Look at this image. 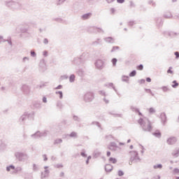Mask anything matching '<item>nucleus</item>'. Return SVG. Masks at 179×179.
Segmentation results:
<instances>
[{"instance_id":"obj_46","label":"nucleus","mask_w":179,"mask_h":179,"mask_svg":"<svg viewBox=\"0 0 179 179\" xmlns=\"http://www.w3.org/2000/svg\"><path fill=\"white\" fill-rule=\"evenodd\" d=\"M48 177V174L45 173V172L41 173V178H46Z\"/></svg>"},{"instance_id":"obj_64","label":"nucleus","mask_w":179,"mask_h":179,"mask_svg":"<svg viewBox=\"0 0 179 179\" xmlns=\"http://www.w3.org/2000/svg\"><path fill=\"white\" fill-rule=\"evenodd\" d=\"M152 179H160V176H154Z\"/></svg>"},{"instance_id":"obj_44","label":"nucleus","mask_w":179,"mask_h":179,"mask_svg":"<svg viewBox=\"0 0 179 179\" xmlns=\"http://www.w3.org/2000/svg\"><path fill=\"white\" fill-rule=\"evenodd\" d=\"M138 71H143V64H140L137 66Z\"/></svg>"},{"instance_id":"obj_29","label":"nucleus","mask_w":179,"mask_h":179,"mask_svg":"<svg viewBox=\"0 0 179 179\" xmlns=\"http://www.w3.org/2000/svg\"><path fill=\"white\" fill-rule=\"evenodd\" d=\"M59 143H62V140L61 138H57L54 142V145H59Z\"/></svg>"},{"instance_id":"obj_38","label":"nucleus","mask_w":179,"mask_h":179,"mask_svg":"<svg viewBox=\"0 0 179 179\" xmlns=\"http://www.w3.org/2000/svg\"><path fill=\"white\" fill-rule=\"evenodd\" d=\"M173 83H174V85H172V87L176 89V87H177V86H178V83H177V80H173Z\"/></svg>"},{"instance_id":"obj_20","label":"nucleus","mask_w":179,"mask_h":179,"mask_svg":"<svg viewBox=\"0 0 179 179\" xmlns=\"http://www.w3.org/2000/svg\"><path fill=\"white\" fill-rule=\"evenodd\" d=\"M164 17H165V19H171V17H173V15H171V13H166L164 14Z\"/></svg>"},{"instance_id":"obj_21","label":"nucleus","mask_w":179,"mask_h":179,"mask_svg":"<svg viewBox=\"0 0 179 179\" xmlns=\"http://www.w3.org/2000/svg\"><path fill=\"white\" fill-rule=\"evenodd\" d=\"M101 39L97 38L96 41L92 42V45H99V44H101Z\"/></svg>"},{"instance_id":"obj_42","label":"nucleus","mask_w":179,"mask_h":179,"mask_svg":"<svg viewBox=\"0 0 179 179\" xmlns=\"http://www.w3.org/2000/svg\"><path fill=\"white\" fill-rule=\"evenodd\" d=\"M115 50H120V47L119 46H113L112 50H110V52H114V51H115Z\"/></svg>"},{"instance_id":"obj_4","label":"nucleus","mask_w":179,"mask_h":179,"mask_svg":"<svg viewBox=\"0 0 179 179\" xmlns=\"http://www.w3.org/2000/svg\"><path fill=\"white\" fill-rule=\"evenodd\" d=\"M30 117H32V118H34V113H24L20 117V122H22V124H24V121H26V120L29 119Z\"/></svg>"},{"instance_id":"obj_36","label":"nucleus","mask_w":179,"mask_h":179,"mask_svg":"<svg viewBox=\"0 0 179 179\" xmlns=\"http://www.w3.org/2000/svg\"><path fill=\"white\" fill-rule=\"evenodd\" d=\"M33 171H38V166L36 164H33Z\"/></svg>"},{"instance_id":"obj_61","label":"nucleus","mask_w":179,"mask_h":179,"mask_svg":"<svg viewBox=\"0 0 179 179\" xmlns=\"http://www.w3.org/2000/svg\"><path fill=\"white\" fill-rule=\"evenodd\" d=\"M42 100H43V103H47V97L43 96Z\"/></svg>"},{"instance_id":"obj_63","label":"nucleus","mask_w":179,"mask_h":179,"mask_svg":"<svg viewBox=\"0 0 179 179\" xmlns=\"http://www.w3.org/2000/svg\"><path fill=\"white\" fill-rule=\"evenodd\" d=\"M62 87V85H59L57 87H55L56 90H59V89H61Z\"/></svg>"},{"instance_id":"obj_23","label":"nucleus","mask_w":179,"mask_h":179,"mask_svg":"<svg viewBox=\"0 0 179 179\" xmlns=\"http://www.w3.org/2000/svg\"><path fill=\"white\" fill-rule=\"evenodd\" d=\"M100 155H101V152L99 151H94V152L93 153V157H94V159H97V157H99Z\"/></svg>"},{"instance_id":"obj_56","label":"nucleus","mask_w":179,"mask_h":179,"mask_svg":"<svg viewBox=\"0 0 179 179\" xmlns=\"http://www.w3.org/2000/svg\"><path fill=\"white\" fill-rule=\"evenodd\" d=\"M80 155H81L83 157H87V155H86V153H85V152H82L80 153Z\"/></svg>"},{"instance_id":"obj_22","label":"nucleus","mask_w":179,"mask_h":179,"mask_svg":"<svg viewBox=\"0 0 179 179\" xmlns=\"http://www.w3.org/2000/svg\"><path fill=\"white\" fill-rule=\"evenodd\" d=\"M162 92H164V93H166L167 92H170V88H169V87L167 86H163L161 87Z\"/></svg>"},{"instance_id":"obj_3","label":"nucleus","mask_w":179,"mask_h":179,"mask_svg":"<svg viewBox=\"0 0 179 179\" xmlns=\"http://www.w3.org/2000/svg\"><path fill=\"white\" fill-rule=\"evenodd\" d=\"M94 100V94L92 92H88L84 95V101L85 103H92Z\"/></svg>"},{"instance_id":"obj_17","label":"nucleus","mask_w":179,"mask_h":179,"mask_svg":"<svg viewBox=\"0 0 179 179\" xmlns=\"http://www.w3.org/2000/svg\"><path fill=\"white\" fill-rule=\"evenodd\" d=\"M47 135H48V131L45 130L44 131H39V137L40 138H45V136H47Z\"/></svg>"},{"instance_id":"obj_2","label":"nucleus","mask_w":179,"mask_h":179,"mask_svg":"<svg viewBox=\"0 0 179 179\" xmlns=\"http://www.w3.org/2000/svg\"><path fill=\"white\" fill-rule=\"evenodd\" d=\"M130 161L129 162V164L130 166H132L133 163H138V162H141V158L138 155V152L136 151H130Z\"/></svg>"},{"instance_id":"obj_57","label":"nucleus","mask_w":179,"mask_h":179,"mask_svg":"<svg viewBox=\"0 0 179 179\" xmlns=\"http://www.w3.org/2000/svg\"><path fill=\"white\" fill-rule=\"evenodd\" d=\"M22 138H23L24 141L26 140V139H27V134H26L25 133H24L23 135H22Z\"/></svg>"},{"instance_id":"obj_58","label":"nucleus","mask_w":179,"mask_h":179,"mask_svg":"<svg viewBox=\"0 0 179 179\" xmlns=\"http://www.w3.org/2000/svg\"><path fill=\"white\" fill-rule=\"evenodd\" d=\"M130 6L131 8H135V3H134V1H130Z\"/></svg>"},{"instance_id":"obj_16","label":"nucleus","mask_w":179,"mask_h":179,"mask_svg":"<svg viewBox=\"0 0 179 179\" xmlns=\"http://www.w3.org/2000/svg\"><path fill=\"white\" fill-rule=\"evenodd\" d=\"M152 135L156 138H162V133L159 130H156L154 133H152Z\"/></svg>"},{"instance_id":"obj_13","label":"nucleus","mask_w":179,"mask_h":179,"mask_svg":"<svg viewBox=\"0 0 179 179\" xmlns=\"http://www.w3.org/2000/svg\"><path fill=\"white\" fill-rule=\"evenodd\" d=\"M105 171L106 173H111V171H113V166L110 164H107L105 166Z\"/></svg>"},{"instance_id":"obj_60","label":"nucleus","mask_w":179,"mask_h":179,"mask_svg":"<svg viewBox=\"0 0 179 179\" xmlns=\"http://www.w3.org/2000/svg\"><path fill=\"white\" fill-rule=\"evenodd\" d=\"M43 43L45 44V45L48 44V38H44L43 39Z\"/></svg>"},{"instance_id":"obj_54","label":"nucleus","mask_w":179,"mask_h":179,"mask_svg":"<svg viewBox=\"0 0 179 179\" xmlns=\"http://www.w3.org/2000/svg\"><path fill=\"white\" fill-rule=\"evenodd\" d=\"M173 173H175V174H178L179 169L178 168L174 169H173Z\"/></svg>"},{"instance_id":"obj_55","label":"nucleus","mask_w":179,"mask_h":179,"mask_svg":"<svg viewBox=\"0 0 179 179\" xmlns=\"http://www.w3.org/2000/svg\"><path fill=\"white\" fill-rule=\"evenodd\" d=\"M171 69H173V67H169L167 71V73H173V71H171Z\"/></svg>"},{"instance_id":"obj_7","label":"nucleus","mask_w":179,"mask_h":179,"mask_svg":"<svg viewBox=\"0 0 179 179\" xmlns=\"http://www.w3.org/2000/svg\"><path fill=\"white\" fill-rule=\"evenodd\" d=\"M104 65V62H103V60L98 59L95 62V66L97 69H103Z\"/></svg>"},{"instance_id":"obj_35","label":"nucleus","mask_w":179,"mask_h":179,"mask_svg":"<svg viewBox=\"0 0 179 179\" xmlns=\"http://www.w3.org/2000/svg\"><path fill=\"white\" fill-rule=\"evenodd\" d=\"M153 169H163V165H162L161 164H159L157 165H154Z\"/></svg>"},{"instance_id":"obj_8","label":"nucleus","mask_w":179,"mask_h":179,"mask_svg":"<svg viewBox=\"0 0 179 179\" xmlns=\"http://www.w3.org/2000/svg\"><path fill=\"white\" fill-rule=\"evenodd\" d=\"M177 142V137H170L167 139L166 141V143H168V145H176Z\"/></svg>"},{"instance_id":"obj_12","label":"nucleus","mask_w":179,"mask_h":179,"mask_svg":"<svg viewBox=\"0 0 179 179\" xmlns=\"http://www.w3.org/2000/svg\"><path fill=\"white\" fill-rule=\"evenodd\" d=\"M92 33H103L104 34V31L101 28H97L96 27H92Z\"/></svg>"},{"instance_id":"obj_62","label":"nucleus","mask_w":179,"mask_h":179,"mask_svg":"<svg viewBox=\"0 0 179 179\" xmlns=\"http://www.w3.org/2000/svg\"><path fill=\"white\" fill-rule=\"evenodd\" d=\"M138 82H139V83H141V85H142V84L145 83V79H141Z\"/></svg>"},{"instance_id":"obj_24","label":"nucleus","mask_w":179,"mask_h":179,"mask_svg":"<svg viewBox=\"0 0 179 179\" xmlns=\"http://www.w3.org/2000/svg\"><path fill=\"white\" fill-rule=\"evenodd\" d=\"M75 78H76L75 74H71L69 77V82L71 83H73V82H75Z\"/></svg>"},{"instance_id":"obj_25","label":"nucleus","mask_w":179,"mask_h":179,"mask_svg":"<svg viewBox=\"0 0 179 179\" xmlns=\"http://www.w3.org/2000/svg\"><path fill=\"white\" fill-rule=\"evenodd\" d=\"M69 136H70V138H78V133L73 131L69 135Z\"/></svg>"},{"instance_id":"obj_5","label":"nucleus","mask_w":179,"mask_h":179,"mask_svg":"<svg viewBox=\"0 0 179 179\" xmlns=\"http://www.w3.org/2000/svg\"><path fill=\"white\" fill-rule=\"evenodd\" d=\"M15 156L20 162H24V160H27V155L23 152H16Z\"/></svg>"},{"instance_id":"obj_31","label":"nucleus","mask_w":179,"mask_h":179,"mask_svg":"<svg viewBox=\"0 0 179 179\" xmlns=\"http://www.w3.org/2000/svg\"><path fill=\"white\" fill-rule=\"evenodd\" d=\"M34 107L35 108H40L41 107V105L38 102H34Z\"/></svg>"},{"instance_id":"obj_51","label":"nucleus","mask_w":179,"mask_h":179,"mask_svg":"<svg viewBox=\"0 0 179 179\" xmlns=\"http://www.w3.org/2000/svg\"><path fill=\"white\" fill-rule=\"evenodd\" d=\"M96 124L97 127H99V128L101 127V124H100V123L99 122H92V124Z\"/></svg>"},{"instance_id":"obj_43","label":"nucleus","mask_w":179,"mask_h":179,"mask_svg":"<svg viewBox=\"0 0 179 179\" xmlns=\"http://www.w3.org/2000/svg\"><path fill=\"white\" fill-rule=\"evenodd\" d=\"M148 3H149V5H152L154 7L156 6V3L155 1H153L152 0H150L148 1Z\"/></svg>"},{"instance_id":"obj_11","label":"nucleus","mask_w":179,"mask_h":179,"mask_svg":"<svg viewBox=\"0 0 179 179\" xmlns=\"http://www.w3.org/2000/svg\"><path fill=\"white\" fill-rule=\"evenodd\" d=\"M103 40L106 43H108L109 44H114V43H115V39L111 36L106 37Z\"/></svg>"},{"instance_id":"obj_1","label":"nucleus","mask_w":179,"mask_h":179,"mask_svg":"<svg viewBox=\"0 0 179 179\" xmlns=\"http://www.w3.org/2000/svg\"><path fill=\"white\" fill-rule=\"evenodd\" d=\"M138 123L144 132H150L152 131V124L150 123V120H149V119L146 117L140 118L138 120Z\"/></svg>"},{"instance_id":"obj_27","label":"nucleus","mask_w":179,"mask_h":179,"mask_svg":"<svg viewBox=\"0 0 179 179\" xmlns=\"http://www.w3.org/2000/svg\"><path fill=\"white\" fill-rule=\"evenodd\" d=\"M73 121H76L77 122H80V121H81L80 117H79L77 115H73Z\"/></svg>"},{"instance_id":"obj_45","label":"nucleus","mask_w":179,"mask_h":179,"mask_svg":"<svg viewBox=\"0 0 179 179\" xmlns=\"http://www.w3.org/2000/svg\"><path fill=\"white\" fill-rule=\"evenodd\" d=\"M57 107H58L59 108H62V103L61 101H58L57 103Z\"/></svg>"},{"instance_id":"obj_26","label":"nucleus","mask_w":179,"mask_h":179,"mask_svg":"<svg viewBox=\"0 0 179 179\" xmlns=\"http://www.w3.org/2000/svg\"><path fill=\"white\" fill-rule=\"evenodd\" d=\"M130 110H131V111H133L134 113H139V109L136 108L135 106H131L130 107Z\"/></svg>"},{"instance_id":"obj_48","label":"nucleus","mask_w":179,"mask_h":179,"mask_svg":"<svg viewBox=\"0 0 179 179\" xmlns=\"http://www.w3.org/2000/svg\"><path fill=\"white\" fill-rule=\"evenodd\" d=\"M118 176L119 177H122V176H124V171L121 170L118 171Z\"/></svg>"},{"instance_id":"obj_37","label":"nucleus","mask_w":179,"mask_h":179,"mask_svg":"<svg viewBox=\"0 0 179 179\" xmlns=\"http://www.w3.org/2000/svg\"><path fill=\"white\" fill-rule=\"evenodd\" d=\"M30 54L31 57H33V58L37 57V54H36V52H34V50H31Z\"/></svg>"},{"instance_id":"obj_15","label":"nucleus","mask_w":179,"mask_h":179,"mask_svg":"<svg viewBox=\"0 0 179 179\" xmlns=\"http://www.w3.org/2000/svg\"><path fill=\"white\" fill-rule=\"evenodd\" d=\"M33 139H38L40 138V131H36L35 134L31 135Z\"/></svg>"},{"instance_id":"obj_34","label":"nucleus","mask_w":179,"mask_h":179,"mask_svg":"<svg viewBox=\"0 0 179 179\" xmlns=\"http://www.w3.org/2000/svg\"><path fill=\"white\" fill-rule=\"evenodd\" d=\"M136 76V70H133L130 73H129V76L130 78H133L134 76Z\"/></svg>"},{"instance_id":"obj_19","label":"nucleus","mask_w":179,"mask_h":179,"mask_svg":"<svg viewBox=\"0 0 179 179\" xmlns=\"http://www.w3.org/2000/svg\"><path fill=\"white\" fill-rule=\"evenodd\" d=\"M73 62H74V64L78 65V64H80V62H82V59L80 57H75Z\"/></svg>"},{"instance_id":"obj_6","label":"nucleus","mask_w":179,"mask_h":179,"mask_svg":"<svg viewBox=\"0 0 179 179\" xmlns=\"http://www.w3.org/2000/svg\"><path fill=\"white\" fill-rule=\"evenodd\" d=\"M108 148L110 150H113V152H116L117 149H120V148L118 147V145H117V143H115V142H111L108 145Z\"/></svg>"},{"instance_id":"obj_49","label":"nucleus","mask_w":179,"mask_h":179,"mask_svg":"<svg viewBox=\"0 0 179 179\" xmlns=\"http://www.w3.org/2000/svg\"><path fill=\"white\" fill-rule=\"evenodd\" d=\"M99 94H101V96H107V94H106V92L101 90L99 92Z\"/></svg>"},{"instance_id":"obj_14","label":"nucleus","mask_w":179,"mask_h":179,"mask_svg":"<svg viewBox=\"0 0 179 179\" xmlns=\"http://www.w3.org/2000/svg\"><path fill=\"white\" fill-rule=\"evenodd\" d=\"M90 16H92V13H88L86 14H84L81 16L83 20H87V19L90 18Z\"/></svg>"},{"instance_id":"obj_50","label":"nucleus","mask_w":179,"mask_h":179,"mask_svg":"<svg viewBox=\"0 0 179 179\" xmlns=\"http://www.w3.org/2000/svg\"><path fill=\"white\" fill-rule=\"evenodd\" d=\"M29 57H24L23 59H22V62H29Z\"/></svg>"},{"instance_id":"obj_33","label":"nucleus","mask_w":179,"mask_h":179,"mask_svg":"<svg viewBox=\"0 0 179 179\" xmlns=\"http://www.w3.org/2000/svg\"><path fill=\"white\" fill-rule=\"evenodd\" d=\"M129 77L123 76L122 77V82H128L129 80Z\"/></svg>"},{"instance_id":"obj_53","label":"nucleus","mask_w":179,"mask_h":179,"mask_svg":"<svg viewBox=\"0 0 179 179\" xmlns=\"http://www.w3.org/2000/svg\"><path fill=\"white\" fill-rule=\"evenodd\" d=\"M174 55H176V59H178L179 58V52H175Z\"/></svg>"},{"instance_id":"obj_47","label":"nucleus","mask_w":179,"mask_h":179,"mask_svg":"<svg viewBox=\"0 0 179 179\" xmlns=\"http://www.w3.org/2000/svg\"><path fill=\"white\" fill-rule=\"evenodd\" d=\"M66 0H58L57 5H62V3H64V2H65Z\"/></svg>"},{"instance_id":"obj_10","label":"nucleus","mask_w":179,"mask_h":179,"mask_svg":"<svg viewBox=\"0 0 179 179\" xmlns=\"http://www.w3.org/2000/svg\"><path fill=\"white\" fill-rule=\"evenodd\" d=\"M160 119L162 120L163 125H166V123L167 122V116L166 115V113H161Z\"/></svg>"},{"instance_id":"obj_59","label":"nucleus","mask_w":179,"mask_h":179,"mask_svg":"<svg viewBox=\"0 0 179 179\" xmlns=\"http://www.w3.org/2000/svg\"><path fill=\"white\" fill-rule=\"evenodd\" d=\"M134 24H135V22H134V21L129 22V26H133Z\"/></svg>"},{"instance_id":"obj_40","label":"nucleus","mask_w":179,"mask_h":179,"mask_svg":"<svg viewBox=\"0 0 179 179\" xmlns=\"http://www.w3.org/2000/svg\"><path fill=\"white\" fill-rule=\"evenodd\" d=\"M6 41L10 45H12V41L10 39H7V40L3 39V43H6Z\"/></svg>"},{"instance_id":"obj_18","label":"nucleus","mask_w":179,"mask_h":179,"mask_svg":"<svg viewBox=\"0 0 179 179\" xmlns=\"http://www.w3.org/2000/svg\"><path fill=\"white\" fill-rule=\"evenodd\" d=\"M172 156H173V157H178L179 156V148H176L173 152H172Z\"/></svg>"},{"instance_id":"obj_30","label":"nucleus","mask_w":179,"mask_h":179,"mask_svg":"<svg viewBox=\"0 0 179 179\" xmlns=\"http://www.w3.org/2000/svg\"><path fill=\"white\" fill-rule=\"evenodd\" d=\"M10 170H15V166L10 165V166L6 167V171H10Z\"/></svg>"},{"instance_id":"obj_39","label":"nucleus","mask_w":179,"mask_h":179,"mask_svg":"<svg viewBox=\"0 0 179 179\" xmlns=\"http://www.w3.org/2000/svg\"><path fill=\"white\" fill-rule=\"evenodd\" d=\"M149 113L150 114H155V113H156V110H155L153 108H150Z\"/></svg>"},{"instance_id":"obj_28","label":"nucleus","mask_w":179,"mask_h":179,"mask_svg":"<svg viewBox=\"0 0 179 179\" xmlns=\"http://www.w3.org/2000/svg\"><path fill=\"white\" fill-rule=\"evenodd\" d=\"M55 93H56V94H59V97L60 99H64V93H62V91H57Z\"/></svg>"},{"instance_id":"obj_52","label":"nucleus","mask_w":179,"mask_h":179,"mask_svg":"<svg viewBox=\"0 0 179 179\" xmlns=\"http://www.w3.org/2000/svg\"><path fill=\"white\" fill-rule=\"evenodd\" d=\"M109 114H111L112 115H114V117H122V115L121 114H113V113H109Z\"/></svg>"},{"instance_id":"obj_32","label":"nucleus","mask_w":179,"mask_h":179,"mask_svg":"<svg viewBox=\"0 0 179 179\" xmlns=\"http://www.w3.org/2000/svg\"><path fill=\"white\" fill-rule=\"evenodd\" d=\"M109 162H110L113 164H115L117 163V159L113 158V157H110L109 158Z\"/></svg>"},{"instance_id":"obj_9","label":"nucleus","mask_w":179,"mask_h":179,"mask_svg":"<svg viewBox=\"0 0 179 179\" xmlns=\"http://www.w3.org/2000/svg\"><path fill=\"white\" fill-rule=\"evenodd\" d=\"M22 90L25 94H29V93H30V86L23 85L22 87Z\"/></svg>"},{"instance_id":"obj_41","label":"nucleus","mask_w":179,"mask_h":179,"mask_svg":"<svg viewBox=\"0 0 179 179\" xmlns=\"http://www.w3.org/2000/svg\"><path fill=\"white\" fill-rule=\"evenodd\" d=\"M117 58H113L112 59V64H113V66H115V65H117Z\"/></svg>"}]
</instances>
